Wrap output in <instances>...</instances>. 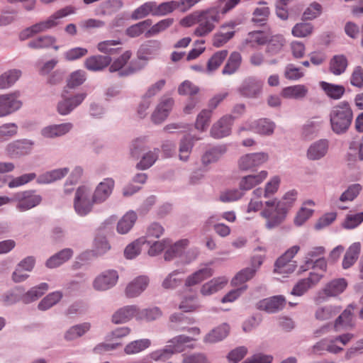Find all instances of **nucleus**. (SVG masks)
<instances>
[{
  "label": "nucleus",
  "instance_id": "obj_27",
  "mask_svg": "<svg viewBox=\"0 0 363 363\" xmlns=\"http://www.w3.org/2000/svg\"><path fill=\"white\" fill-rule=\"evenodd\" d=\"M111 62V57L98 55L88 57L84 64L89 70L100 71L108 66Z\"/></svg>",
  "mask_w": 363,
  "mask_h": 363
},
{
  "label": "nucleus",
  "instance_id": "obj_63",
  "mask_svg": "<svg viewBox=\"0 0 363 363\" xmlns=\"http://www.w3.org/2000/svg\"><path fill=\"white\" fill-rule=\"evenodd\" d=\"M132 56V52L130 50L124 52L121 55L116 58L109 67L111 72H116L123 68L129 61Z\"/></svg>",
  "mask_w": 363,
  "mask_h": 363
},
{
  "label": "nucleus",
  "instance_id": "obj_9",
  "mask_svg": "<svg viewBox=\"0 0 363 363\" xmlns=\"http://www.w3.org/2000/svg\"><path fill=\"white\" fill-rule=\"evenodd\" d=\"M20 92L14 91L0 95V117H4L18 111L22 106L19 99Z\"/></svg>",
  "mask_w": 363,
  "mask_h": 363
},
{
  "label": "nucleus",
  "instance_id": "obj_61",
  "mask_svg": "<svg viewBox=\"0 0 363 363\" xmlns=\"http://www.w3.org/2000/svg\"><path fill=\"white\" fill-rule=\"evenodd\" d=\"M211 116V111L206 109L201 111L197 116L195 128L197 130L204 131L209 125Z\"/></svg>",
  "mask_w": 363,
  "mask_h": 363
},
{
  "label": "nucleus",
  "instance_id": "obj_17",
  "mask_svg": "<svg viewBox=\"0 0 363 363\" xmlns=\"http://www.w3.org/2000/svg\"><path fill=\"white\" fill-rule=\"evenodd\" d=\"M115 182L111 178H106L100 182L96 186L93 194V202L101 203L104 202L111 194Z\"/></svg>",
  "mask_w": 363,
  "mask_h": 363
},
{
  "label": "nucleus",
  "instance_id": "obj_32",
  "mask_svg": "<svg viewBox=\"0 0 363 363\" xmlns=\"http://www.w3.org/2000/svg\"><path fill=\"white\" fill-rule=\"evenodd\" d=\"M56 43V38L52 35H41L35 39H33L28 43V47L33 49H45L53 47L55 50H58L59 47L54 45Z\"/></svg>",
  "mask_w": 363,
  "mask_h": 363
},
{
  "label": "nucleus",
  "instance_id": "obj_21",
  "mask_svg": "<svg viewBox=\"0 0 363 363\" xmlns=\"http://www.w3.org/2000/svg\"><path fill=\"white\" fill-rule=\"evenodd\" d=\"M233 118L225 116L214 123L211 129V135L214 138H221L228 136L231 132Z\"/></svg>",
  "mask_w": 363,
  "mask_h": 363
},
{
  "label": "nucleus",
  "instance_id": "obj_50",
  "mask_svg": "<svg viewBox=\"0 0 363 363\" xmlns=\"http://www.w3.org/2000/svg\"><path fill=\"white\" fill-rule=\"evenodd\" d=\"M150 345V342L148 339L138 340L128 344L124 351L127 354H134L143 351Z\"/></svg>",
  "mask_w": 363,
  "mask_h": 363
},
{
  "label": "nucleus",
  "instance_id": "obj_3",
  "mask_svg": "<svg viewBox=\"0 0 363 363\" xmlns=\"http://www.w3.org/2000/svg\"><path fill=\"white\" fill-rule=\"evenodd\" d=\"M353 118L352 111L346 101L339 103L333 107L330 113L331 128L337 134L347 131Z\"/></svg>",
  "mask_w": 363,
  "mask_h": 363
},
{
  "label": "nucleus",
  "instance_id": "obj_37",
  "mask_svg": "<svg viewBox=\"0 0 363 363\" xmlns=\"http://www.w3.org/2000/svg\"><path fill=\"white\" fill-rule=\"evenodd\" d=\"M307 94V87L302 84L287 86L281 91L282 96L286 99H301L304 98Z\"/></svg>",
  "mask_w": 363,
  "mask_h": 363
},
{
  "label": "nucleus",
  "instance_id": "obj_64",
  "mask_svg": "<svg viewBox=\"0 0 363 363\" xmlns=\"http://www.w3.org/2000/svg\"><path fill=\"white\" fill-rule=\"evenodd\" d=\"M322 13V6L317 2H313L306 9L303 13V18L305 20H313L320 15Z\"/></svg>",
  "mask_w": 363,
  "mask_h": 363
},
{
  "label": "nucleus",
  "instance_id": "obj_60",
  "mask_svg": "<svg viewBox=\"0 0 363 363\" xmlns=\"http://www.w3.org/2000/svg\"><path fill=\"white\" fill-rule=\"evenodd\" d=\"M85 80V72L82 70H77L70 74L67 79V85L69 88H75L82 84Z\"/></svg>",
  "mask_w": 363,
  "mask_h": 363
},
{
  "label": "nucleus",
  "instance_id": "obj_25",
  "mask_svg": "<svg viewBox=\"0 0 363 363\" xmlns=\"http://www.w3.org/2000/svg\"><path fill=\"white\" fill-rule=\"evenodd\" d=\"M355 305L350 304L336 318L333 324V327L336 331H339L341 328L353 326V311Z\"/></svg>",
  "mask_w": 363,
  "mask_h": 363
},
{
  "label": "nucleus",
  "instance_id": "obj_48",
  "mask_svg": "<svg viewBox=\"0 0 363 363\" xmlns=\"http://www.w3.org/2000/svg\"><path fill=\"white\" fill-rule=\"evenodd\" d=\"M152 25L150 19H146L138 23L132 25L125 30V35L130 38H137L143 34L147 28Z\"/></svg>",
  "mask_w": 363,
  "mask_h": 363
},
{
  "label": "nucleus",
  "instance_id": "obj_10",
  "mask_svg": "<svg viewBox=\"0 0 363 363\" xmlns=\"http://www.w3.org/2000/svg\"><path fill=\"white\" fill-rule=\"evenodd\" d=\"M268 160V155L264 152H256L246 154L242 156L238 160V167L240 170H250L259 167L266 162Z\"/></svg>",
  "mask_w": 363,
  "mask_h": 363
},
{
  "label": "nucleus",
  "instance_id": "obj_18",
  "mask_svg": "<svg viewBox=\"0 0 363 363\" xmlns=\"http://www.w3.org/2000/svg\"><path fill=\"white\" fill-rule=\"evenodd\" d=\"M262 264V258L260 256L255 257L252 260V266L247 267L239 272L232 280V284L238 286L251 279L255 274L257 269Z\"/></svg>",
  "mask_w": 363,
  "mask_h": 363
},
{
  "label": "nucleus",
  "instance_id": "obj_19",
  "mask_svg": "<svg viewBox=\"0 0 363 363\" xmlns=\"http://www.w3.org/2000/svg\"><path fill=\"white\" fill-rule=\"evenodd\" d=\"M329 149V141L327 139H320L313 142L308 147L306 152L307 158L310 160H318L324 157Z\"/></svg>",
  "mask_w": 363,
  "mask_h": 363
},
{
  "label": "nucleus",
  "instance_id": "obj_30",
  "mask_svg": "<svg viewBox=\"0 0 363 363\" xmlns=\"http://www.w3.org/2000/svg\"><path fill=\"white\" fill-rule=\"evenodd\" d=\"M361 251L360 242H354L347 250L342 260V266L347 269L351 267L357 260Z\"/></svg>",
  "mask_w": 363,
  "mask_h": 363
},
{
  "label": "nucleus",
  "instance_id": "obj_15",
  "mask_svg": "<svg viewBox=\"0 0 363 363\" xmlns=\"http://www.w3.org/2000/svg\"><path fill=\"white\" fill-rule=\"evenodd\" d=\"M33 145V141L27 139L16 140L7 145L6 152L11 157L26 155L31 152Z\"/></svg>",
  "mask_w": 363,
  "mask_h": 363
},
{
  "label": "nucleus",
  "instance_id": "obj_39",
  "mask_svg": "<svg viewBox=\"0 0 363 363\" xmlns=\"http://www.w3.org/2000/svg\"><path fill=\"white\" fill-rule=\"evenodd\" d=\"M224 145L216 146L207 150L202 156V162L208 164L217 162L226 152Z\"/></svg>",
  "mask_w": 363,
  "mask_h": 363
},
{
  "label": "nucleus",
  "instance_id": "obj_34",
  "mask_svg": "<svg viewBox=\"0 0 363 363\" xmlns=\"http://www.w3.org/2000/svg\"><path fill=\"white\" fill-rule=\"evenodd\" d=\"M230 330L228 324H222L208 333L204 337V342L208 343H215L225 338Z\"/></svg>",
  "mask_w": 363,
  "mask_h": 363
},
{
  "label": "nucleus",
  "instance_id": "obj_55",
  "mask_svg": "<svg viewBox=\"0 0 363 363\" xmlns=\"http://www.w3.org/2000/svg\"><path fill=\"white\" fill-rule=\"evenodd\" d=\"M62 297L60 291H55L46 296L38 304V308L41 311H45L56 304Z\"/></svg>",
  "mask_w": 363,
  "mask_h": 363
},
{
  "label": "nucleus",
  "instance_id": "obj_44",
  "mask_svg": "<svg viewBox=\"0 0 363 363\" xmlns=\"http://www.w3.org/2000/svg\"><path fill=\"white\" fill-rule=\"evenodd\" d=\"M320 86L327 96L333 99H340L345 91V87L342 85L321 82Z\"/></svg>",
  "mask_w": 363,
  "mask_h": 363
},
{
  "label": "nucleus",
  "instance_id": "obj_13",
  "mask_svg": "<svg viewBox=\"0 0 363 363\" xmlns=\"http://www.w3.org/2000/svg\"><path fill=\"white\" fill-rule=\"evenodd\" d=\"M86 94L79 93L74 96L69 98L66 96V91L62 94V101H60L57 105V111L60 115H67L74 108L82 103L86 98Z\"/></svg>",
  "mask_w": 363,
  "mask_h": 363
},
{
  "label": "nucleus",
  "instance_id": "obj_43",
  "mask_svg": "<svg viewBox=\"0 0 363 363\" xmlns=\"http://www.w3.org/2000/svg\"><path fill=\"white\" fill-rule=\"evenodd\" d=\"M340 312L337 306L328 305L318 308L315 313V317L318 320H328L335 317Z\"/></svg>",
  "mask_w": 363,
  "mask_h": 363
},
{
  "label": "nucleus",
  "instance_id": "obj_7",
  "mask_svg": "<svg viewBox=\"0 0 363 363\" xmlns=\"http://www.w3.org/2000/svg\"><path fill=\"white\" fill-rule=\"evenodd\" d=\"M263 82L256 77H247L243 79L237 89L242 97L257 99L262 94Z\"/></svg>",
  "mask_w": 363,
  "mask_h": 363
},
{
  "label": "nucleus",
  "instance_id": "obj_54",
  "mask_svg": "<svg viewBox=\"0 0 363 363\" xmlns=\"http://www.w3.org/2000/svg\"><path fill=\"white\" fill-rule=\"evenodd\" d=\"M48 289V285L46 283H41L36 287L32 288L23 297L25 303H29L38 299Z\"/></svg>",
  "mask_w": 363,
  "mask_h": 363
},
{
  "label": "nucleus",
  "instance_id": "obj_58",
  "mask_svg": "<svg viewBox=\"0 0 363 363\" xmlns=\"http://www.w3.org/2000/svg\"><path fill=\"white\" fill-rule=\"evenodd\" d=\"M285 40L282 35H274L267 43V51L272 55L277 54L282 49Z\"/></svg>",
  "mask_w": 363,
  "mask_h": 363
},
{
  "label": "nucleus",
  "instance_id": "obj_59",
  "mask_svg": "<svg viewBox=\"0 0 363 363\" xmlns=\"http://www.w3.org/2000/svg\"><path fill=\"white\" fill-rule=\"evenodd\" d=\"M300 247L298 245H294L290 247L288 250L285 252L281 257H279L275 262L274 267L277 266H282L283 264H286L291 262H296V261L292 260L294 257L297 254L299 251Z\"/></svg>",
  "mask_w": 363,
  "mask_h": 363
},
{
  "label": "nucleus",
  "instance_id": "obj_29",
  "mask_svg": "<svg viewBox=\"0 0 363 363\" xmlns=\"http://www.w3.org/2000/svg\"><path fill=\"white\" fill-rule=\"evenodd\" d=\"M228 281V279L225 277L214 278L202 286L201 293L203 296H209L216 293L226 285Z\"/></svg>",
  "mask_w": 363,
  "mask_h": 363
},
{
  "label": "nucleus",
  "instance_id": "obj_49",
  "mask_svg": "<svg viewBox=\"0 0 363 363\" xmlns=\"http://www.w3.org/2000/svg\"><path fill=\"white\" fill-rule=\"evenodd\" d=\"M21 71L17 69L10 70L0 76V89H6L13 84L20 77Z\"/></svg>",
  "mask_w": 363,
  "mask_h": 363
},
{
  "label": "nucleus",
  "instance_id": "obj_20",
  "mask_svg": "<svg viewBox=\"0 0 363 363\" xmlns=\"http://www.w3.org/2000/svg\"><path fill=\"white\" fill-rule=\"evenodd\" d=\"M347 282L343 278L335 279L325 285L320 294L324 298L335 297L342 294L347 288Z\"/></svg>",
  "mask_w": 363,
  "mask_h": 363
},
{
  "label": "nucleus",
  "instance_id": "obj_14",
  "mask_svg": "<svg viewBox=\"0 0 363 363\" xmlns=\"http://www.w3.org/2000/svg\"><path fill=\"white\" fill-rule=\"evenodd\" d=\"M323 277V274L310 272L307 278L299 280L294 286L291 294L295 296H302L309 289L317 284Z\"/></svg>",
  "mask_w": 363,
  "mask_h": 363
},
{
  "label": "nucleus",
  "instance_id": "obj_41",
  "mask_svg": "<svg viewBox=\"0 0 363 363\" xmlns=\"http://www.w3.org/2000/svg\"><path fill=\"white\" fill-rule=\"evenodd\" d=\"M241 62V55L238 52H232L222 70V73L223 74H232L235 73L239 69Z\"/></svg>",
  "mask_w": 363,
  "mask_h": 363
},
{
  "label": "nucleus",
  "instance_id": "obj_45",
  "mask_svg": "<svg viewBox=\"0 0 363 363\" xmlns=\"http://www.w3.org/2000/svg\"><path fill=\"white\" fill-rule=\"evenodd\" d=\"M121 44L122 43L120 40H106L99 43L97 49L100 52L106 55H115L118 53L121 50V48H116V46Z\"/></svg>",
  "mask_w": 363,
  "mask_h": 363
},
{
  "label": "nucleus",
  "instance_id": "obj_52",
  "mask_svg": "<svg viewBox=\"0 0 363 363\" xmlns=\"http://www.w3.org/2000/svg\"><path fill=\"white\" fill-rule=\"evenodd\" d=\"M228 53L226 50L214 53L207 62V71L211 72L216 70L226 58Z\"/></svg>",
  "mask_w": 363,
  "mask_h": 363
},
{
  "label": "nucleus",
  "instance_id": "obj_22",
  "mask_svg": "<svg viewBox=\"0 0 363 363\" xmlns=\"http://www.w3.org/2000/svg\"><path fill=\"white\" fill-rule=\"evenodd\" d=\"M286 300L282 296H275L260 301L257 303V308L267 313H276L284 308Z\"/></svg>",
  "mask_w": 363,
  "mask_h": 363
},
{
  "label": "nucleus",
  "instance_id": "obj_56",
  "mask_svg": "<svg viewBox=\"0 0 363 363\" xmlns=\"http://www.w3.org/2000/svg\"><path fill=\"white\" fill-rule=\"evenodd\" d=\"M90 329V324L84 323L69 328L65 333V337L67 340H72L83 335Z\"/></svg>",
  "mask_w": 363,
  "mask_h": 363
},
{
  "label": "nucleus",
  "instance_id": "obj_57",
  "mask_svg": "<svg viewBox=\"0 0 363 363\" xmlns=\"http://www.w3.org/2000/svg\"><path fill=\"white\" fill-rule=\"evenodd\" d=\"M174 105V99L169 94H164L160 98V121L165 119Z\"/></svg>",
  "mask_w": 363,
  "mask_h": 363
},
{
  "label": "nucleus",
  "instance_id": "obj_35",
  "mask_svg": "<svg viewBox=\"0 0 363 363\" xmlns=\"http://www.w3.org/2000/svg\"><path fill=\"white\" fill-rule=\"evenodd\" d=\"M138 216L135 212L130 211L127 212L118 221L117 231L120 234H125L133 227Z\"/></svg>",
  "mask_w": 363,
  "mask_h": 363
},
{
  "label": "nucleus",
  "instance_id": "obj_28",
  "mask_svg": "<svg viewBox=\"0 0 363 363\" xmlns=\"http://www.w3.org/2000/svg\"><path fill=\"white\" fill-rule=\"evenodd\" d=\"M267 171H261L257 174H250L243 177L239 184L241 190L247 191L252 189L255 186L260 184L267 177Z\"/></svg>",
  "mask_w": 363,
  "mask_h": 363
},
{
  "label": "nucleus",
  "instance_id": "obj_24",
  "mask_svg": "<svg viewBox=\"0 0 363 363\" xmlns=\"http://www.w3.org/2000/svg\"><path fill=\"white\" fill-rule=\"evenodd\" d=\"M72 127L71 123L49 125L42 129L41 134L47 138L60 137L69 132Z\"/></svg>",
  "mask_w": 363,
  "mask_h": 363
},
{
  "label": "nucleus",
  "instance_id": "obj_6",
  "mask_svg": "<svg viewBox=\"0 0 363 363\" xmlns=\"http://www.w3.org/2000/svg\"><path fill=\"white\" fill-rule=\"evenodd\" d=\"M10 199L11 203H16V208L19 212L30 210L40 205L43 201L41 195L37 194L35 190L18 191L13 194V197Z\"/></svg>",
  "mask_w": 363,
  "mask_h": 363
},
{
  "label": "nucleus",
  "instance_id": "obj_38",
  "mask_svg": "<svg viewBox=\"0 0 363 363\" xmlns=\"http://www.w3.org/2000/svg\"><path fill=\"white\" fill-rule=\"evenodd\" d=\"M159 91V85L157 83L155 84L151 88H150L144 97L143 98L142 102L139 105L138 109V113L140 118L145 117L146 115L145 111L152 103V98L154 97Z\"/></svg>",
  "mask_w": 363,
  "mask_h": 363
},
{
  "label": "nucleus",
  "instance_id": "obj_36",
  "mask_svg": "<svg viewBox=\"0 0 363 363\" xmlns=\"http://www.w3.org/2000/svg\"><path fill=\"white\" fill-rule=\"evenodd\" d=\"M136 313V308L133 306L123 307L118 309L112 316L115 324H120L130 320Z\"/></svg>",
  "mask_w": 363,
  "mask_h": 363
},
{
  "label": "nucleus",
  "instance_id": "obj_2",
  "mask_svg": "<svg viewBox=\"0 0 363 363\" xmlns=\"http://www.w3.org/2000/svg\"><path fill=\"white\" fill-rule=\"evenodd\" d=\"M75 8L72 6H67L57 10L45 21H40L21 32L19 38L21 40H26L33 35L45 32L59 24V20L69 15L75 13Z\"/></svg>",
  "mask_w": 363,
  "mask_h": 363
},
{
  "label": "nucleus",
  "instance_id": "obj_40",
  "mask_svg": "<svg viewBox=\"0 0 363 363\" xmlns=\"http://www.w3.org/2000/svg\"><path fill=\"white\" fill-rule=\"evenodd\" d=\"M347 67V60L343 55H335L330 62V71L335 75L344 73Z\"/></svg>",
  "mask_w": 363,
  "mask_h": 363
},
{
  "label": "nucleus",
  "instance_id": "obj_11",
  "mask_svg": "<svg viewBox=\"0 0 363 363\" xmlns=\"http://www.w3.org/2000/svg\"><path fill=\"white\" fill-rule=\"evenodd\" d=\"M189 241L187 239H182L175 242L174 245L171 244L169 240H163L160 242V252L166 247H169L164 255L166 261H170L174 257L179 256L183 252V250L189 245Z\"/></svg>",
  "mask_w": 363,
  "mask_h": 363
},
{
  "label": "nucleus",
  "instance_id": "obj_53",
  "mask_svg": "<svg viewBox=\"0 0 363 363\" xmlns=\"http://www.w3.org/2000/svg\"><path fill=\"white\" fill-rule=\"evenodd\" d=\"M314 27L310 23H298L292 28L291 33L294 37L306 38L312 34Z\"/></svg>",
  "mask_w": 363,
  "mask_h": 363
},
{
  "label": "nucleus",
  "instance_id": "obj_47",
  "mask_svg": "<svg viewBox=\"0 0 363 363\" xmlns=\"http://www.w3.org/2000/svg\"><path fill=\"white\" fill-rule=\"evenodd\" d=\"M325 249L324 247H313L308 250L304 257V264L301 266L300 270L313 264V262L324 257Z\"/></svg>",
  "mask_w": 363,
  "mask_h": 363
},
{
  "label": "nucleus",
  "instance_id": "obj_1",
  "mask_svg": "<svg viewBox=\"0 0 363 363\" xmlns=\"http://www.w3.org/2000/svg\"><path fill=\"white\" fill-rule=\"evenodd\" d=\"M145 245L147 247V254L150 256H156L159 253V225L153 223L149 226L145 236L140 238L129 244L124 250V255L128 259H133L138 255L141 246Z\"/></svg>",
  "mask_w": 363,
  "mask_h": 363
},
{
  "label": "nucleus",
  "instance_id": "obj_46",
  "mask_svg": "<svg viewBox=\"0 0 363 363\" xmlns=\"http://www.w3.org/2000/svg\"><path fill=\"white\" fill-rule=\"evenodd\" d=\"M213 275V270L211 268L205 267L201 269L189 276L186 280V286H191L199 284L204 279Z\"/></svg>",
  "mask_w": 363,
  "mask_h": 363
},
{
  "label": "nucleus",
  "instance_id": "obj_33",
  "mask_svg": "<svg viewBox=\"0 0 363 363\" xmlns=\"http://www.w3.org/2000/svg\"><path fill=\"white\" fill-rule=\"evenodd\" d=\"M200 138L191 135H186L179 144V159L182 161H187L191 154L194 141L200 140Z\"/></svg>",
  "mask_w": 363,
  "mask_h": 363
},
{
  "label": "nucleus",
  "instance_id": "obj_5",
  "mask_svg": "<svg viewBox=\"0 0 363 363\" xmlns=\"http://www.w3.org/2000/svg\"><path fill=\"white\" fill-rule=\"evenodd\" d=\"M197 20V26L194 30V35L197 37L206 36L215 28V23L219 21L218 11L211 8L200 11Z\"/></svg>",
  "mask_w": 363,
  "mask_h": 363
},
{
  "label": "nucleus",
  "instance_id": "obj_31",
  "mask_svg": "<svg viewBox=\"0 0 363 363\" xmlns=\"http://www.w3.org/2000/svg\"><path fill=\"white\" fill-rule=\"evenodd\" d=\"M149 14L158 15L159 6L156 2H146L136 9L131 14L134 20L143 18Z\"/></svg>",
  "mask_w": 363,
  "mask_h": 363
},
{
  "label": "nucleus",
  "instance_id": "obj_23",
  "mask_svg": "<svg viewBox=\"0 0 363 363\" xmlns=\"http://www.w3.org/2000/svg\"><path fill=\"white\" fill-rule=\"evenodd\" d=\"M149 284V279L146 276H139L130 282L125 290L128 297L138 296L145 290Z\"/></svg>",
  "mask_w": 363,
  "mask_h": 363
},
{
  "label": "nucleus",
  "instance_id": "obj_12",
  "mask_svg": "<svg viewBox=\"0 0 363 363\" xmlns=\"http://www.w3.org/2000/svg\"><path fill=\"white\" fill-rule=\"evenodd\" d=\"M192 340H194V339L184 335L174 337L168 342V345L160 352V358H167L174 353L182 352L184 345Z\"/></svg>",
  "mask_w": 363,
  "mask_h": 363
},
{
  "label": "nucleus",
  "instance_id": "obj_62",
  "mask_svg": "<svg viewBox=\"0 0 363 363\" xmlns=\"http://www.w3.org/2000/svg\"><path fill=\"white\" fill-rule=\"evenodd\" d=\"M224 28L225 26H223L222 30L213 35V45L216 48L223 46L234 35L235 32L233 30L223 32Z\"/></svg>",
  "mask_w": 363,
  "mask_h": 363
},
{
  "label": "nucleus",
  "instance_id": "obj_26",
  "mask_svg": "<svg viewBox=\"0 0 363 363\" xmlns=\"http://www.w3.org/2000/svg\"><path fill=\"white\" fill-rule=\"evenodd\" d=\"M275 123L267 118H260L252 122L248 130L254 131L260 135H272L275 128Z\"/></svg>",
  "mask_w": 363,
  "mask_h": 363
},
{
  "label": "nucleus",
  "instance_id": "obj_42",
  "mask_svg": "<svg viewBox=\"0 0 363 363\" xmlns=\"http://www.w3.org/2000/svg\"><path fill=\"white\" fill-rule=\"evenodd\" d=\"M72 256V250L66 248L60 251L59 253L51 257L46 262V266L49 268H55L59 267L62 263L67 261Z\"/></svg>",
  "mask_w": 363,
  "mask_h": 363
},
{
  "label": "nucleus",
  "instance_id": "obj_4",
  "mask_svg": "<svg viewBox=\"0 0 363 363\" xmlns=\"http://www.w3.org/2000/svg\"><path fill=\"white\" fill-rule=\"evenodd\" d=\"M288 211L283 203L277 199L268 200L261 211V216L267 219L266 228L272 229L279 225L286 218Z\"/></svg>",
  "mask_w": 363,
  "mask_h": 363
},
{
  "label": "nucleus",
  "instance_id": "obj_51",
  "mask_svg": "<svg viewBox=\"0 0 363 363\" xmlns=\"http://www.w3.org/2000/svg\"><path fill=\"white\" fill-rule=\"evenodd\" d=\"M201 307L199 301L195 295L184 296L179 308L184 312H192Z\"/></svg>",
  "mask_w": 363,
  "mask_h": 363
},
{
  "label": "nucleus",
  "instance_id": "obj_16",
  "mask_svg": "<svg viewBox=\"0 0 363 363\" xmlns=\"http://www.w3.org/2000/svg\"><path fill=\"white\" fill-rule=\"evenodd\" d=\"M118 279L115 270H108L99 275L94 281V287L99 291H105L113 287Z\"/></svg>",
  "mask_w": 363,
  "mask_h": 363
},
{
  "label": "nucleus",
  "instance_id": "obj_8",
  "mask_svg": "<svg viewBox=\"0 0 363 363\" xmlns=\"http://www.w3.org/2000/svg\"><path fill=\"white\" fill-rule=\"evenodd\" d=\"M89 189L84 186L79 187L76 191L74 207L79 216H84L89 213L95 203L93 198L89 199Z\"/></svg>",
  "mask_w": 363,
  "mask_h": 363
}]
</instances>
